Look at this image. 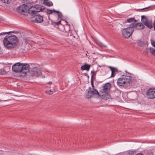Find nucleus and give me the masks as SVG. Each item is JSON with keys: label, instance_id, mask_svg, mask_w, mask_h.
<instances>
[{"label": "nucleus", "instance_id": "obj_1", "mask_svg": "<svg viewBox=\"0 0 155 155\" xmlns=\"http://www.w3.org/2000/svg\"><path fill=\"white\" fill-rule=\"evenodd\" d=\"M43 9L40 5H36L34 7L31 6L29 8L28 5L23 4L17 8V11L20 14L28 15V14L33 15L37 14V12L42 11Z\"/></svg>", "mask_w": 155, "mask_h": 155}, {"label": "nucleus", "instance_id": "obj_2", "mask_svg": "<svg viewBox=\"0 0 155 155\" xmlns=\"http://www.w3.org/2000/svg\"><path fill=\"white\" fill-rule=\"evenodd\" d=\"M18 43V40L17 37L13 35H8L4 38L3 43L7 49H11L16 47Z\"/></svg>", "mask_w": 155, "mask_h": 155}, {"label": "nucleus", "instance_id": "obj_3", "mask_svg": "<svg viewBox=\"0 0 155 155\" xmlns=\"http://www.w3.org/2000/svg\"><path fill=\"white\" fill-rule=\"evenodd\" d=\"M131 81V77L122 75L118 78L117 81V85L119 87H128Z\"/></svg>", "mask_w": 155, "mask_h": 155}, {"label": "nucleus", "instance_id": "obj_4", "mask_svg": "<svg viewBox=\"0 0 155 155\" xmlns=\"http://www.w3.org/2000/svg\"><path fill=\"white\" fill-rule=\"evenodd\" d=\"M111 87V84L109 83H107L103 85L100 89V91L102 94V98L103 99H107V97H105V96H108Z\"/></svg>", "mask_w": 155, "mask_h": 155}, {"label": "nucleus", "instance_id": "obj_5", "mask_svg": "<svg viewBox=\"0 0 155 155\" xmlns=\"http://www.w3.org/2000/svg\"><path fill=\"white\" fill-rule=\"evenodd\" d=\"M134 29L133 28L132 25L130 24L127 28L123 29L121 31L124 37L127 38L131 35L134 32Z\"/></svg>", "mask_w": 155, "mask_h": 155}, {"label": "nucleus", "instance_id": "obj_6", "mask_svg": "<svg viewBox=\"0 0 155 155\" xmlns=\"http://www.w3.org/2000/svg\"><path fill=\"white\" fill-rule=\"evenodd\" d=\"M89 89L90 90L87 91L88 93L86 95L87 98H90L92 96H97V97H99V94L97 90L95 88H92V90L91 87H89Z\"/></svg>", "mask_w": 155, "mask_h": 155}, {"label": "nucleus", "instance_id": "obj_7", "mask_svg": "<svg viewBox=\"0 0 155 155\" xmlns=\"http://www.w3.org/2000/svg\"><path fill=\"white\" fill-rule=\"evenodd\" d=\"M30 15L31 16V20L33 22L37 23H40L43 21L42 16L38 14Z\"/></svg>", "mask_w": 155, "mask_h": 155}, {"label": "nucleus", "instance_id": "obj_8", "mask_svg": "<svg viewBox=\"0 0 155 155\" xmlns=\"http://www.w3.org/2000/svg\"><path fill=\"white\" fill-rule=\"evenodd\" d=\"M146 94L149 98L153 99L155 98V87L149 88L147 91Z\"/></svg>", "mask_w": 155, "mask_h": 155}, {"label": "nucleus", "instance_id": "obj_9", "mask_svg": "<svg viewBox=\"0 0 155 155\" xmlns=\"http://www.w3.org/2000/svg\"><path fill=\"white\" fill-rule=\"evenodd\" d=\"M21 69L22 70L21 73L23 74V75L25 76L29 71V66L27 64L21 63Z\"/></svg>", "mask_w": 155, "mask_h": 155}, {"label": "nucleus", "instance_id": "obj_10", "mask_svg": "<svg viewBox=\"0 0 155 155\" xmlns=\"http://www.w3.org/2000/svg\"><path fill=\"white\" fill-rule=\"evenodd\" d=\"M141 21L144 25L146 26L148 28L151 29L152 28V26L151 23L149 21L147 17L144 15L141 16Z\"/></svg>", "mask_w": 155, "mask_h": 155}, {"label": "nucleus", "instance_id": "obj_11", "mask_svg": "<svg viewBox=\"0 0 155 155\" xmlns=\"http://www.w3.org/2000/svg\"><path fill=\"white\" fill-rule=\"evenodd\" d=\"M21 63H18L14 64L12 67V70L15 72H20L21 73L22 70L21 69Z\"/></svg>", "mask_w": 155, "mask_h": 155}, {"label": "nucleus", "instance_id": "obj_12", "mask_svg": "<svg viewBox=\"0 0 155 155\" xmlns=\"http://www.w3.org/2000/svg\"><path fill=\"white\" fill-rule=\"evenodd\" d=\"M41 74V71L38 68L34 67L31 71V74L32 76L38 77Z\"/></svg>", "mask_w": 155, "mask_h": 155}, {"label": "nucleus", "instance_id": "obj_13", "mask_svg": "<svg viewBox=\"0 0 155 155\" xmlns=\"http://www.w3.org/2000/svg\"><path fill=\"white\" fill-rule=\"evenodd\" d=\"M131 24L132 25L133 28L134 29V28H135L137 30H142L144 29L145 27L142 23H136L135 24L133 23Z\"/></svg>", "mask_w": 155, "mask_h": 155}, {"label": "nucleus", "instance_id": "obj_14", "mask_svg": "<svg viewBox=\"0 0 155 155\" xmlns=\"http://www.w3.org/2000/svg\"><path fill=\"white\" fill-rule=\"evenodd\" d=\"M90 67L91 65L90 64H85L81 67V69L82 71L86 70L87 71H89Z\"/></svg>", "mask_w": 155, "mask_h": 155}, {"label": "nucleus", "instance_id": "obj_15", "mask_svg": "<svg viewBox=\"0 0 155 155\" xmlns=\"http://www.w3.org/2000/svg\"><path fill=\"white\" fill-rule=\"evenodd\" d=\"M127 22L129 23H135L137 22V21L135 20L134 18H130L127 19L126 21Z\"/></svg>", "mask_w": 155, "mask_h": 155}, {"label": "nucleus", "instance_id": "obj_16", "mask_svg": "<svg viewBox=\"0 0 155 155\" xmlns=\"http://www.w3.org/2000/svg\"><path fill=\"white\" fill-rule=\"evenodd\" d=\"M44 3L48 6H52L53 5V4L51 2L48 0H44Z\"/></svg>", "mask_w": 155, "mask_h": 155}, {"label": "nucleus", "instance_id": "obj_17", "mask_svg": "<svg viewBox=\"0 0 155 155\" xmlns=\"http://www.w3.org/2000/svg\"><path fill=\"white\" fill-rule=\"evenodd\" d=\"M111 71V77H114L116 74V72H117V70L116 68H114L113 70H112Z\"/></svg>", "mask_w": 155, "mask_h": 155}, {"label": "nucleus", "instance_id": "obj_18", "mask_svg": "<svg viewBox=\"0 0 155 155\" xmlns=\"http://www.w3.org/2000/svg\"><path fill=\"white\" fill-rule=\"evenodd\" d=\"M91 73L92 74L91 79H95L96 74V71H91Z\"/></svg>", "mask_w": 155, "mask_h": 155}, {"label": "nucleus", "instance_id": "obj_19", "mask_svg": "<svg viewBox=\"0 0 155 155\" xmlns=\"http://www.w3.org/2000/svg\"><path fill=\"white\" fill-rule=\"evenodd\" d=\"M56 91V90H53L52 91L51 90H47L45 91V93L51 95L53 94V92Z\"/></svg>", "mask_w": 155, "mask_h": 155}, {"label": "nucleus", "instance_id": "obj_20", "mask_svg": "<svg viewBox=\"0 0 155 155\" xmlns=\"http://www.w3.org/2000/svg\"><path fill=\"white\" fill-rule=\"evenodd\" d=\"M114 95L117 97L119 96L120 94V91L117 89L115 90L114 92Z\"/></svg>", "mask_w": 155, "mask_h": 155}, {"label": "nucleus", "instance_id": "obj_21", "mask_svg": "<svg viewBox=\"0 0 155 155\" xmlns=\"http://www.w3.org/2000/svg\"><path fill=\"white\" fill-rule=\"evenodd\" d=\"M64 28L65 31L67 32L70 30V28L69 25H66Z\"/></svg>", "mask_w": 155, "mask_h": 155}, {"label": "nucleus", "instance_id": "obj_22", "mask_svg": "<svg viewBox=\"0 0 155 155\" xmlns=\"http://www.w3.org/2000/svg\"><path fill=\"white\" fill-rule=\"evenodd\" d=\"M55 12L57 13L58 14V17L60 18L61 19H62L63 17V15L61 12H59L58 11H56Z\"/></svg>", "mask_w": 155, "mask_h": 155}, {"label": "nucleus", "instance_id": "obj_23", "mask_svg": "<svg viewBox=\"0 0 155 155\" xmlns=\"http://www.w3.org/2000/svg\"><path fill=\"white\" fill-rule=\"evenodd\" d=\"M56 10L54 9L53 10H51L49 9H47V10L46 12L47 14H51L53 12H55Z\"/></svg>", "mask_w": 155, "mask_h": 155}, {"label": "nucleus", "instance_id": "obj_24", "mask_svg": "<svg viewBox=\"0 0 155 155\" xmlns=\"http://www.w3.org/2000/svg\"><path fill=\"white\" fill-rule=\"evenodd\" d=\"M12 0H0L2 2L6 4H9L10 3Z\"/></svg>", "mask_w": 155, "mask_h": 155}, {"label": "nucleus", "instance_id": "obj_25", "mask_svg": "<svg viewBox=\"0 0 155 155\" xmlns=\"http://www.w3.org/2000/svg\"><path fill=\"white\" fill-rule=\"evenodd\" d=\"M7 73L6 71L4 69H0V75H4L6 74Z\"/></svg>", "mask_w": 155, "mask_h": 155}, {"label": "nucleus", "instance_id": "obj_26", "mask_svg": "<svg viewBox=\"0 0 155 155\" xmlns=\"http://www.w3.org/2000/svg\"><path fill=\"white\" fill-rule=\"evenodd\" d=\"M146 50L148 51L149 50L150 52L152 54L154 53L155 51V49L152 48H148Z\"/></svg>", "mask_w": 155, "mask_h": 155}, {"label": "nucleus", "instance_id": "obj_27", "mask_svg": "<svg viewBox=\"0 0 155 155\" xmlns=\"http://www.w3.org/2000/svg\"><path fill=\"white\" fill-rule=\"evenodd\" d=\"M61 24V20H60L58 21L57 22H55L53 23V25H59Z\"/></svg>", "mask_w": 155, "mask_h": 155}, {"label": "nucleus", "instance_id": "obj_28", "mask_svg": "<svg viewBox=\"0 0 155 155\" xmlns=\"http://www.w3.org/2000/svg\"><path fill=\"white\" fill-rule=\"evenodd\" d=\"M97 44L100 47H105V46H104L102 44L101 42H98L97 43Z\"/></svg>", "mask_w": 155, "mask_h": 155}, {"label": "nucleus", "instance_id": "obj_29", "mask_svg": "<svg viewBox=\"0 0 155 155\" xmlns=\"http://www.w3.org/2000/svg\"><path fill=\"white\" fill-rule=\"evenodd\" d=\"M128 155H135L134 152V151H130L128 153Z\"/></svg>", "mask_w": 155, "mask_h": 155}, {"label": "nucleus", "instance_id": "obj_30", "mask_svg": "<svg viewBox=\"0 0 155 155\" xmlns=\"http://www.w3.org/2000/svg\"><path fill=\"white\" fill-rule=\"evenodd\" d=\"M13 32H12V31L9 32H2V33H0V35H4V34H8L9 33H13Z\"/></svg>", "mask_w": 155, "mask_h": 155}, {"label": "nucleus", "instance_id": "obj_31", "mask_svg": "<svg viewBox=\"0 0 155 155\" xmlns=\"http://www.w3.org/2000/svg\"><path fill=\"white\" fill-rule=\"evenodd\" d=\"M150 7H151L150 6H149V7H147L144 8H142V9H139L138 10L139 11H140L142 10H144V9H145L149 8Z\"/></svg>", "mask_w": 155, "mask_h": 155}, {"label": "nucleus", "instance_id": "obj_32", "mask_svg": "<svg viewBox=\"0 0 155 155\" xmlns=\"http://www.w3.org/2000/svg\"><path fill=\"white\" fill-rule=\"evenodd\" d=\"M151 44L152 46L155 47V42L153 41V42L152 41Z\"/></svg>", "mask_w": 155, "mask_h": 155}, {"label": "nucleus", "instance_id": "obj_33", "mask_svg": "<svg viewBox=\"0 0 155 155\" xmlns=\"http://www.w3.org/2000/svg\"><path fill=\"white\" fill-rule=\"evenodd\" d=\"M94 80L93 79H91V85H94Z\"/></svg>", "mask_w": 155, "mask_h": 155}, {"label": "nucleus", "instance_id": "obj_34", "mask_svg": "<svg viewBox=\"0 0 155 155\" xmlns=\"http://www.w3.org/2000/svg\"><path fill=\"white\" fill-rule=\"evenodd\" d=\"M109 68L111 70V71L112 70H113V68H113L112 67H109Z\"/></svg>", "mask_w": 155, "mask_h": 155}, {"label": "nucleus", "instance_id": "obj_35", "mask_svg": "<svg viewBox=\"0 0 155 155\" xmlns=\"http://www.w3.org/2000/svg\"><path fill=\"white\" fill-rule=\"evenodd\" d=\"M52 83V82L51 81H50L47 84H51Z\"/></svg>", "mask_w": 155, "mask_h": 155}, {"label": "nucleus", "instance_id": "obj_36", "mask_svg": "<svg viewBox=\"0 0 155 155\" xmlns=\"http://www.w3.org/2000/svg\"><path fill=\"white\" fill-rule=\"evenodd\" d=\"M2 51H1V48H0V54H2Z\"/></svg>", "mask_w": 155, "mask_h": 155}, {"label": "nucleus", "instance_id": "obj_37", "mask_svg": "<svg viewBox=\"0 0 155 155\" xmlns=\"http://www.w3.org/2000/svg\"><path fill=\"white\" fill-rule=\"evenodd\" d=\"M136 155H143V154H142L141 153H139L137 154Z\"/></svg>", "mask_w": 155, "mask_h": 155}, {"label": "nucleus", "instance_id": "obj_38", "mask_svg": "<svg viewBox=\"0 0 155 155\" xmlns=\"http://www.w3.org/2000/svg\"><path fill=\"white\" fill-rule=\"evenodd\" d=\"M153 55L155 56V51H154V53L153 54Z\"/></svg>", "mask_w": 155, "mask_h": 155}, {"label": "nucleus", "instance_id": "obj_39", "mask_svg": "<svg viewBox=\"0 0 155 155\" xmlns=\"http://www.w3.org/2000/svg\"><path fill=\"white\" fill-rule=\"evenodd\" d=\"M92 87L93 88H94V85H92Z\"/></svg>", "mask_w": 155, "mask_h": 155}]
</instances>
